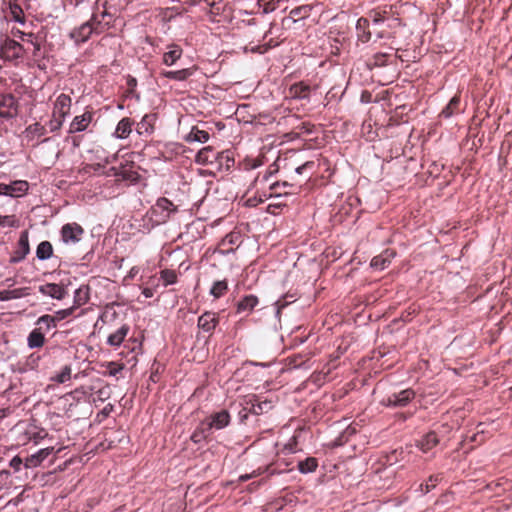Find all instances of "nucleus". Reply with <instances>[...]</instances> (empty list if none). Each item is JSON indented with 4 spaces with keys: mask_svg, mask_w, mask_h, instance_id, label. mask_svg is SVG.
<instances>
[{
    "mask_svg": "<svg viewBox=\"0 0 512 512\" xmlns=\"http://www.w3.org/2000/svg\"><path fill=\"white\" fill-rule=\"evenodd\" d=\"M176 214H178L177 206L169 199L162 197L151 207L150 221L152 224H165L168 221H175Z\"/></svg>",
    "mask_w": 512,
    "mask_h": 512,
    "instance_id": "obj_1",
    "label": "nucleus"
},
{
    "mask_svg": "<svg viewBox=\"0 0 512 512\" xmlns=\"http://www.w3.org/2000/svg\"><path fill=\"white\" fill-rule=\"evenodd\" d=\"M105 16V12L101 13L100 15L94 13L90 21L83 23L79 28L74 29L71 32V38L77 44L87 41L93 32L98 33V25L101 23L102 19H104Z\"/></svg>",
    "mask_w": 512,
    "mask_h": 512,
    "instance_id": "obj_2",
    "label": "nucleus"
},
{
    "mask_svg": "<svg viewBox=\"0 0 512 512\" xmlns=\"http://www.w3.org/2000/svg\"><path fill=\"white\" fill-rule=\"evenodd\" d=\"M230 423V415L226 410L212 414L202 422L203 431H212V429H223Z\"/></svg>",
    "mask_w": 512,
    "mask_h": 512,
    "instance_id": "obj_3",
    "label": "nucleus"
},
{
    "mask_svg": "<svg viewBox=\"0 0 512 512\" xmlns=\"http://www.w3.org/2000/svg\"><path fill=\"white\" fill-rule=\"evenodd\" d=\"M29 188V184L25 180H16L9 184L0 183V195L18 198L24 196Z\"/></svg>",
    "mask_w": 512,
    "mask_h": 512,
    "instance_id": "obj_4",
    "label": "nucleus"
},
{
    "mask_svg": "<svg viewBox=\"0 0 512 512\" xmlns=\"http://www.w3.org/2000/svg\"><path fill=\"white\" fill-rule=\"evenodd\" d=\"M0 55L5 60H16L23 55V47L12 39H6L0 48Z\"/></svg>",
    "mask_w": 512,
    "mask_h": 512,
    "instance_id": "obj_5",
    "label": "nucleus"
},
{
    "mask_svg": "<svg viewBox=\"0 0 512 512\" xmlns=\"http://www.w3.org/2000/svg\"><path fill=\"white\" fill-rule=\"evenodd\" d=\"M415 397L412 389H405L399 393L392 394L383 400V403L390 407H404Z\"/></svg>",
    "mask_w": 512,
    "mask_h": 512,
    "instance_id": "obj_6",
    "label": "nucleus"
},
{
    "mask_svg": "<svg viewBox=\"0 0 512 512\" xmlns=\"http://www.w3.org/2000/svg\"><path fill=\"white\" fill-rule=\"evenodd\" d=\"M17 114V102L14 96L4 95L0 100V117L12 118Z\"/></svg>",
    "mask_w": 512,
    "mask_h": 512,
    "instance_id": "obj_7",
    "label": "nucleus"
},
{
    "mask_svg": "<svg viewBox=\"0 0 512 512\" xmlns=\"http://www.w3.org/2000/svg\"><path fill=\"white\" fill-rule=\"evenodd\" d=\"M29 250L30 249H29V241H28V232L24 231L20 235V238H19V241L17 244V248L11 257L10 262L17 263V262L22 261L26 257V255L29 253Z\"/></svg>",
    "mask_w": 512,
    "mask_h": 512,
    "instance_id": "obj_8",
    "label": "nucleus"
},
{
    "mask_svg": "<svg viewBox=\"0 0 512 512\" xmlns=\"http://www.w3.org/2000/svg\"><path fill=\"white\" fill-rule=\"evenodd\" d=\"M245 404V410L256 415L266 413L272 408L271 401H259L255 396L246 400Z\"/></svg>",
    "mask_w": 512,
    "mask_h": 512,
    "instance_id": "obj_9",
    "label": "nucleus"
},
{
    "mask_svg": "<svg viewBox=\"0 0 512 512\" xmlns=\"http://www.w3.org/2000/svg\"><path fill=\"white\" fill-rule=\"evenodd\" d=\"M71 107V98L66 94H60L55 103L53 110V117H59L64 119L69 113Z\"/></svg>",
    "mask_w": 512,
    "mask_h": 512,
    "instance_id": "obj_10",
    "label": "nucleus"
},
{
    "mask_svg": "<svg viewBox=\"0 0 512 512\" xmlns=\"http://www.w3.org/2000/svg\"><path fill=\"white\" fill-rule=\"evenodd\" d=\"M156 116L154 114H146L136 125V132L141 136H149L154 132V124Z\"/></svg>",
    "mask_w": 512,
    "mask_h": 512,
    "instance_id": "obj_11",
    "label": "nucleus"
},
{
    "mask_svg": "<svg viewBox=\"0 0 512 512\" xmlns=\"http://www.w3.org/2000/svg\"><path fill=\"white\" fill-rule=\"evenodd\" d=\"M39 292L45 296L61 300L66 295V290L63 286L55 283H47L39 287Z\"/></svg>",
    "mask_w": 512,
    "mask_h": 512,
    "instance_id": "obj_12",
    "label": "nucleus"
},
{
    "mask_svg": "<svg viewBox=\"0 0 512 512\" xmlns=\"http://www.w3.org/2000/svg\"><path fill=\"white\" fill-rule=\"evenodd\" d=\"M92 113L85 112L82 115L74 117L70 124V133L82 132L84 131L92 121Z\"/></svg>",
    "mask_w": 512,
    "mask_h": 512,
    "instance_id": "obj_13",
    "label": "nucleus"
},
{
    "mask_svg": "<svg viewBox=\"0 0 512 512\" xmlns=\"http://www.w3.org/2000/svg\"><path fill=\"white\" fill-rule=\"evenodd\" d=\"M134 121L131 118H122L113 132V137L117 139H126L132 132Z\"/></svg>",
    "mask_w": 512,
    "mask_h": 512,
    "instance_id": "obj_14",
    "label": "nucleus"
},
{
    "mask_svg": "<svg viewBox=\"0 0 512 512\" xmlns=\"http://www.w3.org/2000/svg\"><path fill=\"white\" fill-rule=\"evenodd\" d=\"M218 317L215 313L205 312L198 319V326L205 332H212L218 324Z\"/></svg>",
    "mask_w": 512,
    "mask_h": 512,
    "instance_id": "obj_15",
    "label": "nucleus"
},
{
    "mask_svg": "<svg viewBox=\"0 0 512 512\" xmlns=\"http://www.w3.org/2000/svg\"><path fill=\"white\" fill-rule=\"evenodd\" d=\"M53 452L52 447L44 448L37 451L35 454L30 455L25 460L26 467H37Z\"/></svg>",
    "mask_w": 512,
    "mask_h": 512,
    "instance_id": "obj_16",
    "label": "nucleus"
},
{
    "mask_svg": "<svg viewBox=\"0 0 512 512\" xmlns=\"http://www.w3.org/2000/svg\"><path fill=\"white\" fill-rule=\"evenodd\" d=\"M82 234L83 229L81 226H63L62 228V238L66 243L79 241Z\"/></svg>",
    "mask_w": 512,
    "mask_h": 512,
    "instance_id": "obj_17",
    "label": "nucleus"
},
{
    "mask_svg": "<svg viewBox=\"0 0 512 512\" xmlns=\"http://www.w3.org/2000/svg\"><path fill=\"white\" fill-rule=\"evenodd\" d=\"M194 73V69L192 68H186L181 69L177 71H162L160 74L162 77L171 79V80H177V81H184L190 76H192Z\"/></svg>",
    "mask_w": 512,
    "mask_h": 512,
    "instance_id": "obj_18",
    "label": "nucleus"
},
{
    "mask_svg": "<svg viewBox=\"0 0 512 512\" xmlns=\"http://www.w3.org/2000/svg\"><path fill=\"white\" fill-rule=\"evenodd\" d=\"M369 20L366 18H359L356 24V31L358 40L366 43L371 38V32L368 30Z\"/></svg>",
    "mask_w": 512,
    "mask_h": 512,
    "instance_id": "obj_19",
    "label": "nucleus"
},
{
    "mask_svg": "<svg viewBox=\"0 0 512 512\" xmlns=\"http://www.w3.org/2000/svg\"><path fill=\"white\" fill-rule=\"evenodd\" d=\"M216 152L210 146L202 148L196 155V162L201 165L213 163L216 160Z\"/></svg>",
    "mask_w": 512,
    "mask_h": 512,
    "instance_id": "obj_20",
    "label": "nucleus"
},
{
    "mask_svg": "<svg viewBox=\"0 0 512 512\" xmlns=\"http://www.w3.org/2000/svg\"><path fill=\"white\" fill-rule=\"evenodd\" d=\"M182 56V49L177 45L170 46V50L163 54V63L172 66Z\"/></svg>",
    "mask_w": 512,
    "mask_h": 512,
    "instance_id": "obj_21",
    "label": "nucleus"
},
{
    "mask_svg": "<svg viewBox=\"0 0 512 512\" xmlns=\"http://www.w3.org/2000/svg\"><path fill=\"white\" fill-rule=\"evenodd\" d=\"M394 257V252L386 250L381 255L375 256L371 261V266L377 269H384Z\"/></svg>",
    "mask_w": 512,
    "mask_h": 512,
    "instance_id": "obj_22",
    "label": "nucleus"
},
{
    "mask_svg": "<svg viewBox=\"0 0 512 512\" xmlns=\"http://www.w3.org/2000/svg\"><path fill=\"white\" fill-rule=\"evenodd\" d=\"M309 94V87L303 83H296L289 89V96L296 99L307 98Z\"/></svg>",
    "mask_w": 512,
    "mask_h": 512,
    "instance_id": "obj_23",
    "label": "nucleus"
},
{
    "mask_svg": "<svg viewBox=\"0 0 512 512\" xmlns=\"http://www.w3.org/2000/svg\"><path fill=\"white\" fill-rule=\"evenodd\" d=\"M40 330H41V327L36 328L29 334L28 346L30 348H38V347L43 346V344L45 342V338H44V334Z\"/></svg>",
    "mask_w": 512,
    "mask_h": 512,
    "instance_id": "obj_24",
    "label": "nucleus"
},
{
    "mask_svg": "<svg viewBox=\"0 0 512 512\" xmlns=\"http://www.w3.org/2000/svg\"><path fill=\"white\" fill-rule=\"evenodd\" d=\"M438 444V438L434 432L426 434L419 442V448L423 452H428Z\"/></svg>",
    "mask_w": 512,
    "mask_h": 512,
    "instance_id": "obj_25",
    "label": "nucleus"
},
{
    "mask_svg": "<svg viewBox=\"0 0 512 512\" xmlns=\"http://www.w3.org/2000/svg\"><path fill=\"white\" fill-rule=\"evenodd\" d=\"M127 333L128 328L126 326H122L117 331L109 335L107 340L108 344L111 346H119L125 339Z\"/></svg>",
    "mask_w": 512,
    "mask_h": 512,
    "instance_id": "obj_26",
    "label": "nucleus"
},
{
    "mask_svg": "<svg viewBox=\"0 0 512 512\" xmlns=\"http://www.w3.org/2000/svg\"><path fill=\"white\" fill-rule=\"evenodd\" d=\"M53 248L50 242L43 241L41 242L36 250V255L40 260L49 259L52 256Z\"/></svg>",
    "mask_w": 512,
    "mask_h": 512,
    "instance_id": "obj_27",
    "label": "nucleus"
},
{
    "mask_svg": "<svg viewBox=\"0 0 512 512\" xmlns=\"http://www.w3.org/2000/svg\"><path fill=\"white\" fill-rule=\"evenodd\" d=\"M187 140L190 142L195 141L205 143L209 140V133L198 128H192V130L187 136Z\"/></svg>",
    "mask_w": 512,
    "mask_h": 512,
    "instance_id": "obj_28",
    "label": "nucleus"
},
{
    "mask_svg": "<svg viewBox=\"0 0 512 512\" xmlns=\"http://www.w3.org/2000/svg\"><path fill=\"white\" fill-rule=\"evenodd\" d=\"M317 466H318L317 460L312 457L307 458L303 461H300L298 464L299 471L304 474L315 471Z\"/></svg>",
    "mask_w": 512,
    "mask_h": 512,
    "instance_id": "obj_29",
    "label": "nucleus"
},
{
    "mask_svg": "<svg viewBox=\"0 0 512 512\" xmlns=\"http://www.w3.org/2000/svg\"><path fill=\"white\" fill-rule=\"evenodd\" d=\"M258 304V298L254 295H248L238 304L239 311L252 310Z\"/></svg>",
    "mask_w": 512,
    "mask_h": 512,
    "instance_id": "obj_30",
    "label": "nucleus"
},
{
    "mask_svg": "<svg viewBox=\"0 0 512 512\" xmlns=\"http://www.w3.org/2000/svg\"><path fill=\"white\" fill-rule=\"evenodd\" d=\"M228 289L227 282L226 281H216L213 286L211 287L210 293L215 298H220L223 296Z\"/></svg>",
    "mask_w": 512,
    "mask_h": 512,
    "instance_id": "obj_31",
    "label": "nucleus"
},
{
    "mask_svg": "<svg viewBox=\"0 0 512 512\" xmlns=\"http://www.w3.org/2000/svg\"><path fill=\"white\" fill-rule=\"evenodd\" d=\"M460 103V98L458 96H454L448 105L442 110V114L445 117H450L454 114L455 110H457L458 105Z\"/></svg>",
    "mask_w": 512,
    "mask_h": 512,
    "instance_id": "obj_32",
    "label": "nucleus"
},
{
    "mask_svg": "<svg viewBox=\"0 0 512 512\" xmlns=\"http://www.w3.org/2000/svg\"><path fill=\"white\" fill-rule=\"evenodd\" d=\"M311 7L309 5H303L296 7L291 10L290 15L296 18H306L310 15Z\"/></svg>",
    "mask_w": 512,
    "mask_h": 512,
    "instance_id": "obj_33",
    "label": "nucleus"
},
{
    "mask_svg": "<svg viewBox=\"0 0 512 512\" xmlns=\"http://www.w3.org/2000/svg\"><path fill=\"white\" fill-rule=\"evenodd\" d=\"M23 296V289H14L11 291H0V301L20 298Z\"/></svg>",
    "mask_w": 512,
    "mask_h": 512,
    "instance_id": "obj_34",
    "label": "nucleus"
},
{
    "mask_svg": "<svg viewBox=\"0 0 512 512\" xmlns=\"http://www.w3.org/2000/svg\"><path fill=\"white\" fill-rule=\"evenodd\" d=\"M37 324L40 325L41 328L45 326L46 329L48 330L51 327H55V317L51 315H43L38 319Z\"/></svg>",
    "mask_w": 512,
    "mask_h": 512,
    "instance_id": "obj_35",
    "label": "nucleus"
},
{
    "mask_svg": "<svg viewBox=\"0 0 512 512\" xmlns=\"http://www.w3.org/2000/svg\"><path fill=\"white\" fill-rule=\"evenodd\" d=\"M71 378V368L68 366H65L62 371L57 374L53 379L57 381L58 383H64L68 381Z\"/></svg>",
    "mask_w": 512,
    "mask_h": 512,
    "instance_id": "obj_36",
    "label": "nucleus"
},
{
    "mask_svg": "<svg viewBox=\"0 0 512 512\" xmlns=\"http://www.w3.org/2000/svg\"><path fill=\"white\" fill-rule=\"evenodd\" d=\"M161 278L164 280L165 285H170L176 282L177 275L172 270H163L161 272Z\"/></svg>",
    "mask_w": 512,
    "mask_h": 512,
    "instance_id": "obj_37",
    "label": "nucleus"
},
{
    "mask_svg": "<svg viewBox=\"0 0 512 512\" xmlns=\"http://www.w3.org/2000/svg\"><path fill=\"white\" fill-rule=\"evenodd\" d=\"M210 433H211V431H203L202 430V423H201L200 426L197 428V430H195V432L191 435V440L195 443H198Z\"/></svg>",
    "mask_w": 512,
    "mask_h": 512,
    "instance_id": "obj_38",
    "label": "nucleus"
},
{
    "mask_svg": "<svg viewBox=\"0 0 512 512\" xmlns=\"http://www.w3.org/2000/svg\"><path fill=\"white\" fill-rule=\"evenodd\" d=\"M439 479H440L439 475L430 476L428 482L425 485L424 484L420 485L422 491H424L425 493L429 492L432 488H434L436 486V483L439 481Z\"/></svg>",
    "mask_w": 512,
    "mask_h": 512,
    "instance_id": "obj_39",
    "label": "nucleus"
},
{
    "mask_svg": "<svg viewBox=\"0 0 512 512\" xmlns=\"http://www.w3.org/2000/svg\"><path fill=\"white\" fill-rule=\"evenodd\" d=\"M107 368H108L109 375L115 376L123 369V366L119 365L115 362H109L107 365Z\"/></svg>",
    "mask_w": 512,
    "mask_h": 512,
    "instance_id": "obj_40",
    "label": "nucleus"
},
{
    "mask_svg": "<svg viewBox=\"0 0 512 512\" xmlns=\"http://www.w3.org/2000/svg\"><path fill=\"white\" fill-rule=\"evenodd\" d=\"M72 313V309H64L56 312L55 321H60L66 317H68Z\"/></svg>",
    "mask_w": 512,
    "mask_h": 512,
    "instance_id": "obj_41",
    "label": "nucleus"
},
{
    "mask_svg": "<svg viewBox=\"0 0 512 512\" xmlns=\"http://www.w3.org/2000/svg\"><path fill=\"white\" fill-rule=\"evenodd\" d=\"M63 121H64V119H62V118L54 117V119L50 121V130L56 131L57 129H59L61 127Z\"/></svg>",
    "mask_w": 512,
    "mask_h": 512,
    "instance_id": "obj_42",
    "label": "nucleus"
},
{
    "mask_svg": "<svg viewBox=\"0 0 512 512\" xmlns=\"http://www.w3.org/2000/svg\"><path fill=\"white\" fill-rule=\"evenodd\" d=\"M313 166H314V162L313 161H307L304 164H302V165H300L299 167L296 168V173L302 174L306 169H310Z\"/></svg>",
    "mask_w": 512,
    "mask_h": 512,
    "instance_id": "obj_43",
    "label": "nucleus"
},
{
    "mask_svg": "<svg viewBox=\"0 0 512 512\" xmlns=\"http://www.w3.org/2000/svg\"><path fill=\"white\" fill-rule=\"evenodd\" d=\"M44 127H42L40 124L36 123L28 128V131L32 133H37L39 135H43L44 133Z\"/></svg>",
    "mask_w": 512,
    "mask_h": 512,
    "instance_id": "obj_44",
    "label": "nucleus"
},
{
    "mask_svg": "<svg viewBox=\"0 0 512 512\" xmlns=\"http://www.w3.org/2000/svg\"><path fill=\"white\" fill-rule=\"evenodd\" d=\"M386 57L387 55L386 54H376L374 59H375V64L376 65H383L386 61Z\"/></svg>",
    "mask_w": 512,
    "mask_h": 512,
    "instance_id": "obj_45",
    "label": "nucleus"
},
{
    "mask_svg": "<svg viewBox=\"0 0 512 512\" xmlns=\"http://www.w3.org/2000/svg\"><path fill=\"white\" fill-rule=\"evenodd\" d=\"M254 476H255V472H254V473H252V474H244V475H241V476L239 477V480H240L241 482H245V481L249 480L250 478H252V477H254Z\"/></svg>",
    "mask_w": 512,
    "mask_h": 512,
    "instance_id": "obj_46",
    "label": "nucleus"
},
{
    "mask_svg": "<svg viewBox=\"0 0 512 512\" xmlns=\"http://www.w3.org/2000/svg\"><path fill=\"white\" fill-rule=\"evenodd\" d=\"M143 294H144V296H145L146 298H151V297H153V295H154L153 290H152V289H150V288H145V289L143 290Z\"/></svg>",
    "mask_w": 512,
    "mask_h": 512,
    "instance_id": "obj_47",
    "label": "nucleus"
},
{
    "mask_svg": "<svg viewBox=\"0 0 512 512\" xmlns=\"http://www.w3.org/2000/svg\"><path fill=\"white\" fill-rule=\"evenodd\" d=\"M20 463H21V459H20V458H14V459H12V461H11V464H12L13 466L19 465Z\"/></svg>",
    "mask_w": 512,
    "mask_h": 512,
    "instance_id": "obj_48",
    "label": "nucleus"
},
{
    "mask_svg": "<svg viewBox=\"0 0 512 512\" xmlns=\"http://www.w3.org/2000/svg\"><path fill=\"white\" fill-rule=\"evenodd\" d=\"M381 21H382V19H381L380 17H375V18L373 19V22H374L375 24H378V23H380Z\"/></svg>",
    "mask_w": 512,
    "mask_h": 512,
    "instance_id": "obj_49",
    "label": "nucleus"
},
{
    "mask_svg": "<svg viewBox=\"0 0 512 512\" xmlns=\"http://www.w3.org/2000/svg\"><path fill=\"white\" fill-rule=\"evenodd\" d=\"M247 203H248L249 205H254V204L252 203L251 199H248Z\"/></svg>",
    "mask_w": 512,
    "mask_h": 512,
    "instance_id": "obj_50",
    "label": "nucleus"
}]
</instances>
